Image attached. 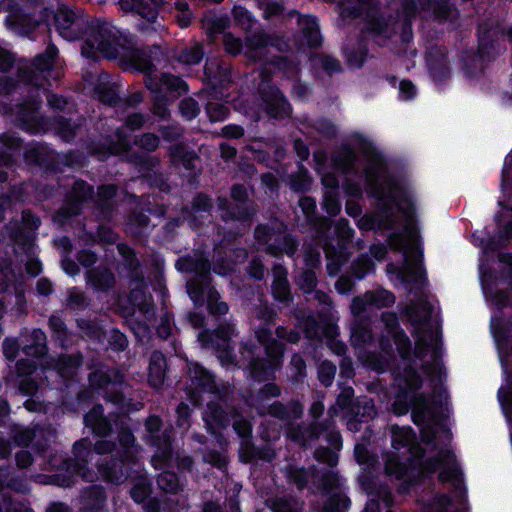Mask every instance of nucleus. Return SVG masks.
Returning a JSON list of instances; mask_svg holds the SVG:
<instances>
[{"label": "nucleus", "instance_id": "obj_35", "mask_svg": "<svg viewBox=\"0 0 512 512\" xmlns=\"http://www.w3.org/2000/svg\"><path fill=\"white\" fill-rule=\"evenodd\" d=\"M287 224L280 220L274 214L269 218V222L266 224H258L254 229L255 240L265 247L268 246L273 240V236H280L287 232Z\"/></svg>", "mask_w": 512, "mask_h": 512}, {"label": "nucleus", "instance_id": "obj_47", "mask_svg": "<svg viewBox=\"0 0 512 512\" xmlns=\"http://www.w3.org/2000/svg\"><path fill=\"white\" fill-rule=\"evenodd\" d=\"M367 30L375 39L383 41L390 39L396 32L393 21L382 16L372 18L367 24Z\"/></svg>", "mask_w": 512, "mask_h": 512}, {"label": "nucleus", "instance_id": "obj_64", "mask_svg": "<svg viewBox=\"0 0 512 512\" xmlns=\"http://www.w3.org/2000/svg\"><path fill=\"white\" fill-rule=\"evenodd\" d=\"M257 7L262 12L265 20L270 21L273 18L279 17L285 11L284 3L274 0H256Z\"/></svg>", "mask_w": 512, "mask_h": 512}, {"label": "nucleus", "instance_id": "obj_61", "mask_svg": "<svg viewBox=\"0 0 512 512\" xmlns=\"http://www.w3.org/2000/svg\"><path fill=\"white\" fill-rule=\"evenodd\" d=\"M34 429L37 448H45L55 442L57 430L51 424H37Z\"/></svg>", "mask_w": 512, "mask_h": 512}, {"label": "nucleus", "instance_id": "obj_17", "mask_svg": "<svg viewBox=\"0 0 512 512\" xmlns=\"http://www.w3.org/2000/svg\"><path fill=\"white\" fill-rule=\"evenodd\" d=\"M216 202L221 211L220 217L225 223L239 222L251 225L259 212V206L255 201L231 202L226 196H218Z\"/></svg>", "mask_w": 512, "mask_h": 512}, {"label": "nucleus", "instance_id": "obj_19", "mask_svg": "<svg viewBox=\"0 0 512 512\" xmlns=\"http://www.w3.org/2000/svg\"><path fill=\"white\" fill-rule=\"evenodd\" d=\"M173 456V450H155V454L151 458V463L155 468H163V471L156 477V485L169 494H177L183 489L178 474L167 469L168 464Z\"/></svg>", "mask_w": 512, "mask_h": 512}, {"label": "nucleus", "instance_id": "obj_42", "mask_svg": "<svg viewBox=\"0 0 512 512\" xmlns=\"http://www.w3.org/2000/svg\"><path fill=\"white\" fill-rule=\"evenodd\" d=\"M37 110L38 103L35 100L20 106L18 120L22 129L30 133H37L40 130L41 123Z\"/></svg>", "mask_w": 512, "mask_h": 512}, {"label": "nucleus", "instance_id": "obj_52", "mask_svg": "<svg viewBox=\"0 0 512 512\" xmlns=\"http://www.w3.org/2000/svg\"><path fill=\"white\" fill-rule=\"evenodd\" d=\"M149 223L150 218L144 211L134 209L126 219V230L131 236L139 238L142 236L143 230L148 227Z\"/></svg>", "mask_w": 512, "mask_h": 512}, {"label": "nucleus", "instance_id": "obj_10", "mask_svg": "<svg viewBox=\"0 0 512 512\" xmlns=\"http://www.w3.org/2000/svg\"><path fill=\"white\" fill-rule=\"evenodd\" d=\"M92 388L103 391V398L115 405L123 406L126 396L123 388L128 384L125 374L118 368L99 364L88 376Z\"/></svg>", "mask_w": 512, "mask_h": 512}, {"label": "nucleus", "instance_id": "obj_2", "mask_svg": "<svg viewBox=\"0 0 512 512\" xmlns=\"http://www.w3.org/2000/svg\"><path fill=\"white\" fill-rule=\"evenodd\" d=\"M73 457L64 450H17L18 468L25 469L34 461L52 474H38L36 482L42 485L71 487L77 477L94 483L99 478L108 484L121 485L130 476L135 457L142 450H71Z\"/></svg>", "mask_w": 512, "mask_h": 512}, {"label": "nucleus", "instance_id": "obj_14", "mask_svg": "<svg viewBox=\"0 0 512 512\" xmlns=\"http://www.w3.org/2000/svg\"><path fill=\"white\" fill-rule=\"evenodd\" d=\"M187 373L191 381V386L187 389L188 396L195 405L201 402L200 391L210 392L216 395L218 399L226 400L228 398L229 390L227 388H218L214 377L198 363H190Z\"/></svg>", "mask_w": 512, "mask_h": 512}, {"label": "nucleus", "instance_id": "obj_15", "mask_svg": "<svg viewBox=\"0 0 512 512\" xmlns=\"http://www.w3.org/2000/svg\"><path fill=\"white\" fill-rule=\"evenodd\" d=\"M229 395H231L230 392ZM229 399L230 396L226 400L209 401L203 414L207 429L215 435L220 446L226 445V442L223 436L217 432V429L227 427L230 418H235L238 411L235 406L228 403Z\"/></svg>", "mask_w": 512, "mask_h": 512}, {"label": "nucleus", "instance_id": "obj_33", "mask_svg": "<svg viewBox=\"0 0 512 512\" xmlns=\"http://www.w3.org/2000/svg\"><path fill=\"white\" fill-rule=\"evenodd\" d=\"M84 424L92 432L101 438L109 436L112 431V424L108 417L104 415V408L101 404H95L85 415Z\"/></svg>", "mask_w": 512, "mask_h": 512}, {"label": "nucleus", "instance_id": "obj_25", "mask_svg": "<svg viewBox=\"0 0 512 512\" xmlns=\"http://www.w3.org/2000/svg\"><path fill=\"white\" fill-rule=\"evenodd\" d=\"M144 86L151 92L150 112L160 120L170 118L169 105L174 101L160 88V82L157 81V75L147 74L144 76Z\"/></svg>", "mask_w": 512, "mask_h": 512}, {"label": "nucleus", "instance_id": "obj_51", "mask_svg": "<svg viewBox=\"0 0 512 512\" xmlns=\"http://www.w3.org/2000/svg\"><path fill=\"white\" fill-rule=\"evenodd\" d=\"M392 445L394 448L401 446L403 448H420L417 443L416 434L410 427H391Z\"/></svg>", "mask_w": 512, "mask_h": 512}, {"label": "nucleus", "instance_id": "obj_28", "mask_svg": "<svg viewBox=\"0 0 512 512\" xmlns=\"http://www.w3.org/2000/svg\"><path fill=\"white\" fill-rule=\"evenodd\" d=\"M322 249L327 261V274L330 277H335L341 272L342 267L348 263L351 252L348 247L342 244H334L331 241H325L322 245Z\"/></svg>", "mask_w": 512, "mask_h": 512}, {"label": "nucleus", "instance_id": "obj_56", "mask_svg": "<svg viewBox=\"0 0 512 512\" xmlns=\"http://www.w3.org/2000/svg\"><path fill=\"white\" fill-rule=\"evenodd\" d=\"M323 502L321 512H347L351 502L348 496L342 492H333Z\"/></svg>", "mask_w": 512, "mask_h": 512}, {"label": "nucleus", "instance_id": "obj_18", "mask_svg": "<svg viewBox=\"0 0 512 512\" xmlns=\"http://www.w3.org/2000/svg\"><path fill=\"white\" fill-rule=\"evenodd\" d=\"M247 47L246 55L251 59H261L260 52L266 47H274L280 53H287L290 45L284 36L276 33H267L264 30H258L245 37Z\"/></svg>", "mask_w": 512, "mask_h": 512}, {"label": "nucleus", "instance_id": "obj_48", "mask_svg": "<svg viewBox=\"0 0 512 512\" xmlns=\"http://www.w3.org/2000/svg\"><path fill=\"white\" fill-rule=\"evenodd\" d=\"M356 153L349 146H342L332 154V164L343 173H349L353 170L356 161Z\"/></svg>", "mask_w": 512, "mask_h": 512}, {"label": "nucleus", "instance_id": "obj_43", "mask_svg": "<svg viewBox=\"0 0 512 512\" xmlns=\"http://www.w3.org/2000/svg\"><path fill=\"white\" fill-rule=\"evenodd\" d=\"M117 85L109 80L107 73H101L98 76L95 85V93L98 99L106 105H115L119 101V96L116 91Z\"/></svg>", "mask_w": 512, "mask_h": 512}, {"label": "nucleus", "instance_id": "obj_37", "mask_svg": "<svg viewBox=\"0 0 512 512\" xmlns=\"http://www.w3.org/2000/svg\"><path fill=\"white\" fill-rule=\"evenodd\" d=\"M80 512H101L106 504V491L102 485L92 484L82 491Z\"/></svg>", "mask_w": 512, "mask_h": 512}, {"label": "nucleus", "instance_id": "obj_39", "mask_svg": "<svg viewBox=\"0 0 512 512\" xmlns=\"http://www.w3.org/2000/svg\"><path fill=\"white\" fill-rule=\"evenodd\" d=\"M276 237L264 251L276 258H280L284 254L288 257H293L298 251L299 242L296 237L285 232V234Z\"/></svg>", "mask_w": 512, "mask_h": 512}, {"label": "nucleus", "instance_id": "obj_45", "mask_svg": "<svg viewBox=\"0 0 512 512\" xmlns=\"http://www.w3.org/2000/svg\"><path fill=\"white\" fill-rule=\"evenodd\" d=\"M373 340L370 318L355 319L351 322V343L353 346H362Z\"/></svg>", "mask_w": 512, "mask_h": 512}, {"label": "nucleus", "instance_id": "obj_23", "mask_svg": "<svg viewBox=\"0 0 512 512\" xmlns=\"http://www.w3.org/2000/svg\"><path fill=\"white\" fill-rule=\"evenodd\" d=\"M144 427V439L148 445L156 448H171L173 428L164 427L163 421L159 416H149L144 422Z\"/></svg>", "mask_w": 512, "mask_h": 512}, {"label": "nucleus", "instance_id": "obj_11", "mask_svg": "<svg viewBox=\"0 0 512 512\" xmlns=\"http://www.w3.org/2000/svg\"><path fill=\"white\" fill-rule=\"evenodd\" d=\"M175 268L182 273H194L195 275L186 281V293L190 299L199 300V288L205 281L212 280L211 276V262L208 257L201 251H194L180 257L176 263Z\"/></svg>", "mask_w": 512, "mask_h": 512}, {"label": "nucleus", "instance_id": "obj_44", "mask_svg": "<svg viewBox=\"0 0 512 512\" xmlns=\"http://www.w3.org/2000/svg\"><path fill=\"white\" fill-rule=\"evenodd\" d=\"M298 23L302 34V41L310 48L319 47L322 42V37L315 19L309 16H303L299 17Z\"/></svg>", "mask_w": 512, "mask_h": 512}, {"label": "nucleus", "instance_id": "obj_30", "mask_svg": "<svg viewBox=\"0 0 512 512\" xmlns=\"http://www.w3.org/2000/svg\"><path fill=\"white\" fill-rule=\"evenodd\" d=\"M304 407L299 400H290L286 404L274 401L264 410L263 416H271L283 422H291L302 417Z\"/></svg>", "mask_w": 512, "mask_h": 512}, {"label": "nucleus", "instance_id": "obj_53", "mask_svg": "<svg viewBox=\"0 0 512 512\" xmlns=\"http://www.w3.org/2000/svg\"><path fill=\"white\" fill-rule=\"evenodd\" d=\"M316 270L311 268H301L294 277V283L299 291L304 295H310L318 285Z\"/></svg>", "mask_w": 512, "mask_h": 512}, {"label": "nucleus", "instance_id": "obj_6", "mask_svg": "<svg viewBox=\"0 0 512 512\" xmlns=\"http://www.w3.org/2000/svg\"><path fill=\"white\" fill-rule=\"evenodd\" d=\"M405 315L416 328L417 340L415 356L423 360L430 352V361H426L422 367L427 375L440 372V335L438 327L434 326L431 314L432 307L426 300L411 302L404 309Z\"/></svg>", "mask_w": 512, "mask_h": 512}, {"label": "nucleus", "instance_id": "obj_38", "mask_svg": "<svg viewBox=\"0 0 512 512\" xmlns=\"http://www.w3.org/2000/svg\"><path fill=\"white\" fill-rule=\"evenodd\" d=\"M22 351L25 355L33 358H42L48 354L46 334L39 328L33 329L26 334Z\"/></svg>", "mask_w": 512, "mask_h": 512}, {"label": "nucleus", "instance_id": "obj_60", "mask_svg": "<svg viewBox=\"0 0 512 512\" xmlns=\"http://www.w3.org/2000/svg\"><path fill=\"white\" fill-rule=\"evenodd\" d=\"M350 413L355 417H360L365 420L373 419L377 415L373 400L367 397L356 398Z\"/></svg>", "mask_w": 512, "mask_h": 512}, {"label": "nucleus", "instance_id": "obj_3", "mask_svg": "<svg viewBox=\"0 0 512 512\" xmlns=\"http://www.w3.org/2000/svg\"><path fill=\"white\" fill-rule=\"evenodd\" d=\"M394 386L397 387L396 400L392 404V411L396 415H403L412 406V419L414 423L421 426V439L424 443L430 444L435 438L434 426L438 423L437 407H442L446 402L445 390L440 384L441 371L430 374L433 382L432 401L424 393L414 395L410 403L407 401L409 392H414L422 387V378L417 371L407 365L403 370L394 371Z\"/></svg>", "mask_w": 512, "mask_h": 512}, {"label": "nucleus", "instance_id": "obj_16", "mask_svg": "<svg viewBox=\"0 0 512 512\" xmlns=\"http://www.w3.org/2000/svg\"><path fill=\"white\" fill-rule=\"evenodd\" d=\"M24 157L29 165L39 166L51 173L60 172L64 166H71L72 164L70 155L56 154L46 145L42 144L27 149Z\"/></svg>", "mask_w": 512, "mask_h": 512}, {"label": "nucleus", "instance_id": "obj_34", "mask_svg": "<svg viewBox=\"0 0 512 512\" xmlns=\"http://www.w3.org/2000/svg\"><path fill=\"white\" fill-rule=\"evenodd\" d=\"M130 292L129 301L131 305L136 306L139 311L146 315H152L154 311L153 304L151 302V296L146 294L147 284L145 282V276H142V281L137 282L134 279H128Z\"/></svg>", "mask_w": 512, "mask_h": 512}, {"label": "nucleus", "instance_id": "obj_26", "mask_svg": "<svg viewBox=\"0 0 512 512\" xmlns=\"http://www.w3.org/2000/svg\"><path fill=\"white\" fill-rule=\"evenodd\" d=\"M84 356L77 351L72 354L62 353L56 358H50L45 368L53 369L64 380H74L83 364Z\"/></svg>", "mask_w": 512, "mask_h": 512}, {"label": "nucleus", "instance_id": "obj_50", "mask_svg": "<svg viewBox=\"0 0 512 512\" xmlns=\"http://www.w3.org/2000/svg\"><path fill=\"white\" fill-rule=\"evenodd\" d=\"M94 194L95 191L92 185L82 179H77L74 181L70 192L67 193L66 198L82 207L85 202L93 199Z\"/></svg>", "mask_w": 512, "mask_h": 512}, {"label": "nucleus", "instance_id": "obj_7", "mask_svg": "<svg viewBox=\"0 0 512 512\" xmlns=\"http://www.w3.org/2000/svg\"><path fill=\"white\" fill-rule=\"evenodd\" d=\"M54 24L59 35L66 40L74 41L86 37L82 54L91 57L100 52V43L105 42L104 27L111 30L112 26L99 19L89 20L81 11L66 6L59 7L54 14Z\"/></svg>", "mask_w": 512, "mask_h": 512}, {"label": "nucleus", "instance_id": "obj_32", "mask_svg": "<svg viewBox=\"0 0 512 512\" xmlns=\"http://www.w3.org/2000/svg\"><path fill=\"white\" fill-rule=\"evenodd\" d=\"M116 249L121 257L120 265L127 272V278L141 282L144 272L136 251L125 242L117 243Z\"/></svg>", "mask_w": 512, "mask_h": 512}, {"label": "nucleus", "instance_id": "obj_27", "mask_svg": "<svg viewBox=\"0 0 512 512\" xmlns=\"http://www.w3.org/2000/svg\"><path fill=\"white\" fill-rule=\"evenodd\" d=\"M281 387L274 382H267L258 389H249L246 394V404L255 409L259 416H263L264 410L269 406L267 403L271 398L281 395Z\"/></svg>", "mask_w": 512, "mask_h": 512}, {"label": "nucleus", "instance_id": "obj_1", "mask_svg": "<svg viewBox=\"0 0 512 512\" xmlns=\"http://www.w3.org/2000/svg\"><path fill=\"white\" fill-rule=\"evenodd\" d=\"M368 191L379 200L380 211L376 215H364L358 221L362 230L392 229L399 220V213L405 220L404 229L388 237L391 249L403 253L404 267L400 271L405 282L422 285L424 271L421 266L422 254L418 247L417 233L412 227L413 206L404 189L386 174L385 164L379 155H374L365 168Z\"/></svg>", "mask_w": 512, "mask_h": 512}, {"label": "nucleus", "instance_id": "obj_4", "mask_svg": "<svg viewBox=\"0 0 512 512\" xmlns=\"http://www.w3.org/2000/svg\"><path fill=\"white\" fill-rule=\"evenodd\" d=\"M254 336L257 342L264 348L266 357L258 355V347L253 343H244L243 348L248 354V365L250 377L256 382H265L273 376V370L281 367L287 350V344H297L301 339L299 330L289 329L279 325L272 329L262 327L256 328Z\"/></svg>", "mask_w": 512, "mask_h": 512}, {"label": "nucleus", "instance_id": "obj_49", "mask_svg": "<svg viewBox=\"0 0 512 512\" xmlns=\"http://www.w3.org/2000/svg\"><path fill=\"white\" fill-rule=\"evenodd\" d=\"M5 228L9 238L16 244L22 246L24 249L32 247L35 239V233L33 231L24 228L18 222H10Z\"/></svg>", "mask_w": 512, "mask_h": 512}, {"label": "nucleus", "instance_id": "obj_36", "mask_svg": "<svg viewBox=\"0 0 512 512\" xmlns=\"http://www.w3.org/2000/svg\"><path fill=\"white\" fill-rule=\"evenodd\" d=\"M167 361L161 351L155 350L151 353L148 367V383L155 389L164 386L167 373Z\"/></svg>", "mask_w": 512, "mask_h": 512}, {"label": "nucleus", "instance_id": "obj_57", "mask_svg": "<svg viewBox=\"0 0 512 512\" xmlns=\"http://www.w3.org/2000/svg\"><path fill=\"white\" fill-rule=\"evenodd\" d=\"M253 315L257 320L262 322L258 328L266 327L271 329L270 325L275 323L278 314L267 300H260L259 304L253 308Z\"/></svg>", "mask_w": 512, "mask_h": 512}, {"label": "nucleus", "instance_id": "obj_20", "mask_svg": "<svg viewBox=\"0 0 512 512\" xmlns=\"http://www.w3.org/2000/svg\"><path fill=\"white\" fill-rule=\"evenodd\" d=\"M118 186L115 184H103L97 187L94 196V213L97 218L111 221L118 212V204L115 197Z\"/></svg>", "mask_w": 512, "mask_h": 512}, {"label": "nucleus", "instance_id": "obj_46", "mask_svg": "<svg viewBox=\"0 0 512 512\" xmlns=\"http://www.w3.org/2000/svg\"><path fill=\"white\" fill-rule=\"evenodd\" d=\"M205 75L213 89L222 88L230 82V69L226 65L211 62L205 66Z\"/></svg>", "mask_w": 512, "mask_h": 512}, {"label": "nucleus", "instance_id": "obj_63", "mask_svg": "<svg viewBox=\"0 0 512 512\" xmlns=\"http://www.w3.org/2000/svg\"><path fill=\"white\" fill-rule=\"evenodd\" d=\"M174 19L181 28H187L191 25L194 14L189 4L184 0H177L174 3Z\"/></svg>", "mask_w": 512, "mask_h": 512}, {"label": "nucleus", "instance_id": "obj_31", "mask_svg": "<svg viewBox=\"0 0 512 512\" xmlns=\"http://www.w3.org/2000/svg\"><path fill=\"white\" fill-rule=\"evenodd\" d=\"M440 483H451L454 488L455 496L460 504L467 503V488L464 483V473L459 462H454L449 467L438 473Z\"/></svg>", "mask_w": 512, "mask_h": 512}, {"label": "nucleus", "instance_id": "obj_41", "mask_svg": "<svg viewBox=\"0 0 512 512\" xmlns=\"http://www.w3.org/2000/svg\"><path fill=\"white\" fill-rule=\"evenodd\" d=\"M320 423H314L310 425H294L288 426L286 436L294 444L300 446H306L309 441L319 437Z\"/></svg>", "mask_w": 512, "mask_h": 512}, {"label": "nucleus", "instance_id": "obj_62", "mask_svg": "<svg viewBox=\"0 0 512 512\" xmlns=\"http://www.w3.org/2000/svg\"><path fill=\"white\" fill-rule=\"evenodd\" d=\"M317 486L322 495L333 493V490L340 486V477L338 472L333 470L324 471L318 479Z\"/></svg>", "mask_w": 512, "mask_h": 512}, {"label": "nucleus", "instance_id": "obj_24", "mask_svg": "<svg viewBox=\"0 0 512 512\" xmlns=\"http://www.w3.org/2000/svg\"><path fill=\"white\" fill-rule=\"evenodd\" d=\"M198 290V298L200 299H190L195 307H202L206 304L208 313L213 317H220L228 313L229 306L221 300V295L213 285L212 280L205 281Z\"/></svg>", "mask_w": 512, "mask_h": 512}, {"label": "nucleus", "instance_id": "obj_54", "mask_svg": "<svg viewBox=\"0 0 512 512\" xmlns=\"http://www.w3.org/2000/svg\"><path fill=\"white\" fill-rule=\"evenodd\" d=\"M157 81L160 82V88L166 87L171 94L170 98L173 100L188 91V86L184 80L169 73H162L160 77L157 76Z\"/></svg>", "mask_w": 512, "mask_h": 512}, {"label": "nucleus", "instance_id": "obj_9", "mask_svg": "<svg viewBox=\"0 0 512 512\" xmlns=\"http://www.w3.org/2000/svg\"><path fill=\"white\" fill-rule=\"evenodd\" d=\"M491 330L507 381V387L499 389L498 397L503 408L507 410L512 405V317L505 322L501 314L495 315L491 319Z\"/></svg>", "mask_w": 512, "mask_h": 512}, {"label": "nucleus", "instance_id": "obj_5", "mask_svg": "<svg viewBox=\"0 0 512 512\" xmlns=\"http://www.w3.org/2000/svg\"><path fill=\"white\" fill-rule=\"evenodd\" d=\"M401 450H381L386 475L401 479L407 472L420 474L424 483L437 471L458 463L455 450H407L411 453L405 460L396 453Z\"/></svg>", "mask_w": 512, "mask_h": 512}, {"label": "nucleus", "instance_id": "obj_58", "mask_svg": "<svg viewBox=\"0 0 512 512\" xmlns=\"http://www.w3.org/2000/svg\"><path fill=\"white\" fill-rule=\"evenodd\" d=\"M375 264L367 254L359 255L349 266L348 273L356 279L364 278L374 271Z\"/></svg>", "mask_w": 512, "mask_h": 512}, {"label": "nucleus", "instance_id": "obj_22", "mask_svg": "<svg viewBox=\"0 0 512 512\" xmlns=\"http://www.w3.org/2000/svg\"><path fill=\"white\" fill-rule=\"evenodd\" d=\"M272 283L270 292L273 299L285 307H289L294 302L292 287L288 280V270L281 263H274L271 268Z\"/></svg>", "mask_w": 512, "mask_h": 512}, {"label": "nucleus", "instance_id": "obj_8", "mask_svg": "<svg viewBox=\"0 0 512 512\" xmlns=\"http://www.w3.org/2000/svg\"><path fill=\"white\" fill-rule=\"evenodd\" d=\"M103 35L105 38L104 44L100 43V53L109 59H120L121 65L126 69L128 67L135 68L136 70L145 74L153 75L152 69L155 68L154 62L159 60L162 56V51L158 46H150L147 48H136L126 38L118 35V31L107 30L104 27Z\"/></svg>", "mask_w": 512, "mask_h": 512}, {"label": "nucleus", "instance_id": "obj_40", "mask_svg": "<svg viewBox=\"0 0 512 512\" xmlns=\"http://www.w3.org/2000/svg\"><path fill=\"white\" fill-rule=\"evenodd\" d=\"M198 341L204 348H213L217 351V357L224 365H231L235 363V356L232 353V348L229 343L220 344L215 341L213 335L209 330H203L198 334Z\"/></svg>", "mask_w": 512, "mask_h": 512}, {"label": "nucleus", "instance_id": "obj_55", "mask_svg": "<svg viewBox=\"0 0 512 512\" xmlns=\"http://www.w3.org/2000/svg\"><path fill=\"white\" fill-rule=\"evenodd\" d=\"M84 121V118H79L73 122L71 119L60 116L56 119V133L64 141L69 142L76 137Z\"/></svg>", "mask_w": 512, "mask_h": 512}, {"label": "nucleus", "instance_id": "obj_12", "mask_svg": "<svg viewBox=\"0 0 512 512\" xmlns=\"http://www.w3.org/2000/svg\"><path fill=\"white\" fill-rule=\"evenodd\" d=\"M272 72L263 67L259 70L258 93L264 109L268 115L275 119L290 117L291 106L281 91L271 83Z\"/></svg>", "mask_w": 512, "mask_h": 512}, {"label": "nucleus", "instance_id": "obj_29", "mask_svg": "<svg viewBox=\"0 0 512 512\" xmlns=\"http://www.w3.org/2000/svg\"><path fill=\"white\" fill-rule=\"evenodd\" d=\"M85 280L87 285L102 293H108L117 284L114 272L109 267L102 265L88 269L85 272Z\"/></svg>", "mask_w": 512, "mask_h": 512}, {"label": "nucleus", "instance_id": "obj_59", "mask_svg": "<svg viewBox=\"0 0 512 512\" xmlns=\"http://www.w3.org/2000/svg\"><path fill=\"white\" fill-rule=\"evenodd\" d=\"M81 211V206L66 198L63 205L53 214L52 219L55 223L63 226L71 218L80 215Z\"/></svg>", "mask_w": 512, "mask_h": 512}, {"label": "nucleus", "instance_id": "obj_13", "mask_svg": "<svg viewBox=\"0 0 512 512\" xmlns=\"http://www.w3.org/2000/svg\"><path fill=\"white\" fill-rule=\"evenodd\" d=\"M58 49L49 44L46 51L37 55L30 66H21L18 69V77L25 83L36 88L44 86L47 82V74L53 67Z\"/></svg>", "mask_w": 512, "mask_h": 512}, {"label": "nucleus", "instance_id": "obj_21", "mask_svg": "<svg viewBox=\"0 0 512 512\" xmlns=\"http://www.w3.org/2000/svg\"><path fill=\"white\" fill-rule=\"evenodd\" d=\"M214 203L210 195L205 192H197L192 197L189 204L181 208V214L184 220H187L191 227L199 228L203 225L204 213L210 214Z\"/></svg>", "mask_w": 512, "mask_h": 512}]
</instances>
